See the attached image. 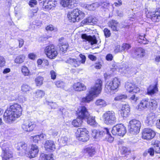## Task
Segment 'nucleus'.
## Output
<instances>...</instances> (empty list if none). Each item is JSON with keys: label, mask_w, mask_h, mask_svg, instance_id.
I'll list each match as a JSON object with an SVG mask.
<instances>
[{"label": "nucleus", "mask_w": 160, "mask_h": 160, "mask_svg": "<svg viewBox=\"0 0 160 160\" xmlns=\"http://www.w3.org/2000/svg\"><path fill=\"white\" fill-rule=\"evenodd\" d=\"M22 110L21 105L16 103L8 108L4 114L5 121L10 123L19 118L22 115Z\"/></svg>", "instance_id": "f257e3e1"}, {"label": "nucleus", "mask_w": 160, "mask_h": 160, "mask_svg": "<svg viewBox=\"0 0 160 160\" xmlns=\"http://www.w3.org/2000/svg\"><path fill=\"white\" fill-rule=\"evenodd\" d=\"M102 82L100 79H98L96 81L95 85L92 87L89 92V94L85 98L82 99L83 102H89L93 98L94 96H97L99 94L102 89Z\"/></svg>", "instance_id": "f03ea898"}, {"label": "nucleus", "mask_w": 160, "mask_h": 160, "mask_svg": "<svg viewBox=\"0 0 160 160\" xmlns=\"http://www.w3.org/2000/svg\"><path fill=\"white\" fill-rule=\"evenodd\" d=\"M85 16L84 13L78 9H73L68 14V18L70 22H78L83 18Z\"/></svg>", "instance_id": "7ed1b4c3"}, {"label": "nucleus", "mask_w": 160, "mask_h": 160, "mask_svg": "<svg viewBox=\"0 0 160 160\" xmlns=\"http://www.w3.org/2000/svg\"><path fill=\"white\" fill-rule=\"evenodd\" d=\"M102 117L104 123L107 125H112L116 122L115 113L112 111L106 112L103 114Z\"/></svg>", "instance_id": "20e7f679"}, {"label": "nucleus", "mask_w": 160, "mask_h": 160, "mask_svg": "<svg viewBox=\"0 0 160 160\" xmlns=\"http://www.w3.org/2000/svg\"><path fill=\"white\" fill-rule=\"evenodd\" d=\"M141 126L140 122L135 119L130 120L128 125L129 132L131 133L135 134L139 133Z\"/></svg>", "instance_id": "39448f33"}, {"label": "nucleus", "mask_w": 160, "mask_h": 160, "mask_svg": "<svg viewBox=\"0 0 160 160\" xmlns=\"http://www.w3.org/2000/svg\"><path fill=\"white\" fill-rule=\"evenodd\" d=\"M88 132L84 128H79L76 132L77 139L80 141L85 142L89 139Z\"/></svg>", "instance_id": "423d86ee"}, {"label": "nucleus", "mask_w": 160, "mask_h": 160, "mask_svg": "<svg viewBox=\"0 0 160 160\" xmlns=\"http://www.w3.org/2000/svg\"><path fill=\"white\" fill-rule=\"evenodd\" d=\"M120 84V81L117 78H114L113 81H108L105 86V90L107 92H110L112 90H116Z\"/></svg>", "instance_id": "0eeeda50"}, {"label": "nucleus", "mask_w": 160, "mask_h": 160, "mask_svg": "<svg viewBox=\"0 0 160 160\" xmlns=\"http://www.w3.org/2000/svg\"><path fill=\"white\" fill-rule=\"evenodd\" d=\"M112 132L114 135L123 136L126 132V127L121 123L117 124L113 127Z\"/></svg>", "instance_id": "6e6552de"}, {"label": "nucleus", "mask_w": 160, "mask_h": 160, "mask_svg": "<svg viewBox=\"0 0 160 160\" xmlns=\"http://www.w3.org/2000/svg\"><path fill=\"white\" fill-rule=\"evenodd\" d=\"M45 52L47 57L50 59H54L58 55L56 49L52 45L47 46L45 49Z\"/></svg>", "instance_id": "1a4fd4ad"}, {"label": "nucleus", "mask_w": 160, "mask_h": 160, "mask_svg": "<svg viewBox=\"0 0 160 160\" xmlns=\"http://www.w3.org/2000/svg\"><path fill=\"white\" fill-rule=\"evenodd\" d=\"M125 87L127 91L129 92L137 93L140 88L133 82L128 81L125 83Z\"/></svg>", "instance_id": "9d476101"}, {"label": "nucleus", "mask_w": 160, "mask_h": 160, "mask_svg": "<svg viewBox=\"0 0 160 160\" xmlns=\"http://www.w3.org/2000/svg\"><path fill=\"white\" fill-rule=\"evenodd\" d=\"M78 117L83 120L86 119L89 116V114L87 108L84 106L79 107L77 111Z\"/></svg>", "instance_id": "9b49d317"}, {"label": "nucleus", "mask_w": 160, "mask_h": 160, "mask_svg": "<svg viewBox=\"0 0 160 160\" xmlns=\"http://www.w3.org/2000/svg\"><path fill=\"white\" fill-rule=\"evenodd\" d=\"M155 135V132L151 128H145L143 130L142 138L144 139L150 140L153 138Z\"/></svg>", "instance_id": "f8f14e48"}, {"label": "nucleus", "mask_w": 160, "mask_h": 160, "mask_svg": "<svg viewBox=\"0 0 160 160\" xmlns=\"http://www.w3.org/2000/svg\"><path fill=\"white\" fill-rule=\"evenodd\" d=\"M36 127V125L33 122L29 120L24 121L22 125V128L27 132H31Z\"/></svg>", "instance_id": "ddd939ff"}, {"label": "nucleus", "mask_w": 160, "mask_h": 160, "mask_svg": "<svg viewBox=\"0 0 160 160\" xmlns=\"http://www.w3.org/2000/svg\"><path fill=\"white\" fill-rule=\"evenodd\" d=\"M148 18H150L153 22H158L160 20V11L149 12L147 15Z\"/></svg>", "instance_id": "4468645a"}, {"label": "nucleus", "mask_w": 160, "mask_h": 160, "mask_svg": "<svg viewBox=\"0 0 160 160\" xmlns=\"http://www.w3.org/2000/svg\"><path fill=\"white\" fill-rule=\"evenodd\" d=\"M6 144L2 145V148L3 153H2V160H9L12 157V154L11 152L9 150L8 147H5Z\"/></svg>", "instance_id": "2eb2a0df"}, {"label": "nucleus", "mask_w": 160, "mask_h": 160, "mask_svg": "<svg viewBox=\"0 0 160 160\" xmlns=\"http://www.w3.org/2000/svg\"><path fill=\"white\" fill-rule=\"evenodd\" d=\"M81 37L82 39L88 41L91 45L97 43V41L94 35L92 36L90 35H88L86 34H82Z\"/></svg>", "instance_id": "dca6fc26"}, {"label": "nucleus", "mask_w": 160, "mask_h": 160, "mask_svg": "<svg viewBox=\"0 0 160 160\" xmlns=\"http://www.w3.org/2000/svg\"><path fill=\"white\" fill-rule=\"evenodd\" d=\"M156 121V118L155 114L153 113H150L147 117L145 123L147 126L152 127L154 125Z\"/></svg>", "instance_id": "f3484780"}, {"label": "nucleus", "mask_w": 160, "mask_h": 160, "mask_svg": "<svg viewBox=\"0 0 160 160\" xmlns=\"http://www.w3.org/2000/svg\"><path fill=\"white\" fill-rule=\"evenodd\" d=\"M145 54V50L142 48H136L133 53V57L136 58H141L144 56Z\"/></svg>", "instance_id": "a211bd4d"}, {"label": "nucleus", "mask_w": 160, "mask_h": 160, "mask_svg": "<svg viewBox=\"0 0 160 160\" xmlns=\"http://www.w3.org/2000/svg\"><path fill=\"white\" fill-rule=\"evenodd\" d=\"M43 2V6L48 10H50L54 7L57 3L55 0H46Z\"/></svg>", "instance_id": "6ab92c4d"}, {"label": "nucleus", "mask_w": 160, "mask_h": 160, "mask_svg": "<svg viewBox=\"0 0 160 160\" xmlns=\"http://www.w3.org/2000/svg\"><path fill=\"white\" fill-rule=\"evenodd\" d=\"M44 147L48 151H54L56 148L54 142L52 140L46 141L44 144Z\"/></svg>", "instance_id": "aec40b11"}, {"label": "nucleus", "mask_w": 160, "mask_h": 160, "mask_svg": "<svg viewBox=\"0 0 160 160\" xmlns=\"http://www.w3.org/2000/svg\"><path fill=\"white\" fill-rule=\"evenodd\" d=\"M76 2V0H60V3L62 6L69 8H73L74 4H75Z\"/></svg>", "instance_id": "412c9836"}, {"label": "nucleus", "mask_w": 160, "mask_h": 160, "mask_svg": "<svg viewBox=\"0 0 160 160\" xmlns=\"http://www.w3.org/2000/svg\"><path fill=\"white\" fill-rule=\"evenodd\" d=\"M130 111V108L129 105L127 104L123 105L121 109V115L123 117H127Z\"/></svg>", "instance_id": "4be33fe9"}, {"label": "nucleus", "mask_w": 160, "mask_h": 160, "mask_svg": "<svg viewBox=\"0 0 160 160\" xmlns=\"http://www.w3.org/2000/svg\"><path fill=\"white\" fill-rule=\"evenodd\" d=\"M39 150L38 146L35 145H32L29 151L30 156L29 157L31 158H34L37 156L38 152Z\"/></svg>", "instance_id": "5701e85b"}, {"label": "nucleus", "mask_w": 160, "mask_h": 160, "mask_svg": "<svg viewBox=\"0 0 160 160\" xmlns=\"http://www.w3.org/2000/svg\"><path fill=\"white\" fill-rule=\"evenodd\" d=\"M149 99L145 98L142 99L138 104V109L142 110L148 108Z\"/></svg>", "instance_id": "b1692460"}, {"label": "nucleus", "mask_w": 160, "mask_h": 160, "mask_svg": "<svg viewBox=\"0 0 160 160\" xmlns=\"http://www.w3.org/2000/svg\"><path fill=\"white\" fill-rule=\"evenodd\" d=\"M73 88L76 91H84L86 89V87L84 85L80 82L74 83L73 85Z\"/></svg>", "instance_id": "393cba45"}, {"label": "nucleus", "mask_w": 160, "mask_h": 160, "mask_svg": "<svg viewBox=\"0 0 160 160\" xmlns=\"http://www.w3.org/2000/svg\"><path fill=\"white\" fill-rule=\"evenodd\" d=\"M83 152L85 154L92 157L95 153V150L94 147H89L84 149Z\"/></svg>", "instance_id": "a878e982"}, {"label": "nucleus", "mask_w": 160, "mask_h": 160, "mask_svg": "<svg viewBox=\"0 0 160 160\" xmlns=\"http://www.w3.org/2000/svg\"><path fill=\"white\" fill-rule=\"evenodd\" d=\"M82 22L83 24L93 25L96 24L97 22L96 19L90 16L83 20Z\"/></svg>", "instance_id": "bb28decb"}, {"label": "nucleus", "mask_w": 160, "mask_h": 160, "mask_svg": "<svg viewBox=\"0 0 160 160\" xmlns=\"http://www.w3.org/2000/svg\"><path fill=\"white\" fill-rule=\"evenodd\" d=\"M108 25L112 30L113 31H118V23L117 21L114 20H112L110 21L108 23Z\"/></svg>", "instance_id": "cd10ccee"}, {"label": "nucleus", "mask_w": 160, "mask_h": 160, "mask_svg": "<svg viewBox=\"0 0 160 160\" xmlns=\"http://www.w3.org/2000/svg\"><path fill=\"white\" fill-rule=\"evenodd\" d=\"M157 84V82H156L154 85H151L150 86L147 90L148 94L152 95L154 94L158 91Z\"/></svg>", "instance_id": "c85d7f7f"}, {"label": "nucleus", "mask_w": 160, "mask_h": 160, "mask_svg": "<svg viewBox=\"0 0 160 160\" xmlns=\"http://www.w3.org/2000/svg\"><path fill=\"white\" fill-rule=\"evenodd\" d=\"M152 144L153 146L156 153H160V141L158 140H153Z\"/></svg>", "instance_id": "c756f323"}, {"label": "nucleus", "mask_w": 160, "mask_h": 160, "mask_svg": "<svg viewBox=\"0 0 160 160\" xmlns=\"http://www.w3.org/2000/svg\"><path fill=\"white\" fill-rule=\"evenodd\" d=\"M17 148L18 150L26 153L28 150V147L27 144L24 142H21L18 143Z\"/></svg>", "instance_id": "7c9ffc66"}, {"label": "nucleus", "mask_w": 160, "mask_h": 160, "mask_svg": "<svg viewBox=\"0 0 160 160\" xmlns=\"http://www.w3.org/2000/svg\"><path fill=\"white\" fill-rule=\"evenodd\" d=\"M66 62L73 65L75 67H78L80 64L79 61H77L76 59L72 58H68Z\"/></svg>", "instance_id": "2f4dec72"}, {"label": "nucleus", "mask_w": 160, "mask_h": 160, "mask_svg": "<svg viewBox=\"0 0 160 160\" xmlns=\"http://www.w3.org/2000/svg\"><path fill=\"white\" fill-rule=\"evenodd\" d=\"M157 102L155 100L151 99L150 100L149 99L148 108H150L152 110H155L157 107Z\"/></svg>", "instance_id": "473e14b6"}, {"label": "nucleus", "mask_w": 160, "mask_h": 160, "mask_svg": "<svg viewBox=\"0 0 160 160\" xmlns=\"http://www.w3.org/2000/svg\"><path fill=\"white\" fill-rule=\"evenodd\" d=\"M59 45L60 51L64 52L67 51L69 46L67 42H60Z\"/></svg>", "instance_id": "72a5a7b5"}, {"label": "nucleus", "mask_w": 160, "mask_h": 160, "mask_svg": "<svg viewBox=\"0 0 160 160\" xmlns=\"http://www.w3.org/2000/svg\"><path fill=\"white\" fill-rule=\"evenodd\" d=\"M82 119L78 117L74 120L72 122V124L75 127H79L81 126L82 123Z\"/></svg>", "instance_id": "f704fd0d"}, {"label": "nucleus", "mask_w": 160, "mask_h": 160, "mask_svg": "<svg viewBox=\"0 0 160 160\" xmlns=\"http://www.w3.org/2000/svg\"><path fill=\"white\" fill-rule=\"evenodd\" d=\"M95 104L100 108L105 107L107 105L106 101L102 99L97 100L95 102Z\"/></svg>", "instance_id": "c9c22d12"}, {"label": "nucleus", "mask_w": 160, "mask_h": 160, "mask_svg": "<svg viewBox=\"0 0 160 160\" xmlns=\"http://www.w3.org/2000/svg\"><path fill=\"white\" fill-rule=\"evenodd\" d=\"M87 123L91 125L96 126L97 125V123L96 122L94 117H92L89 115L88 118H86Z\"/></svg>", "instance_id": "e433bc0d"}, {"label": "nucleus", "mask_w": 160, "mask_h": 160, "mask_svg": "<svg viewBox=\"0 0 160 160\" xmlns=\"http://www.w3.org/2000/svg\"><path fill=\"white\" fill-rule=\"evenodd\" d=\"M39 160H53V158L51 155H47L42 153L40 155Z\"/></svg>", "instance_id": "4c0bfd02"}, {"label": "nucleus", "mask_w": 160, "mask_h": 160, "mask_svg": "<svg viewBox=\"0 0 160 160\" xmlns=\"http://www.w3.org/2000/svg\"><path fill=\"white\" fill-rule=\"evenodd\" d=\"M25 59V56L24 55H20L17 56L14 60L15 63L20 64L23 62Z\"/></svg>", "instance_id": "58836bf2"}, {"label": "nucleus", "mask_w": 160, "mask_h": 160, "mask_svg": "<svg viewBox=\"0 0 160 160\" xmlns=\"http://www.w3.org/2000/svg\"><path fill=\"white\" fill-rule=\"evenodd\" d=\"M44 92L41 90H37L35 93V97L37 98H41L44 95Z\"/></svg>", "instance_id": "ea45409f"}, {"label": "nucleus", "mask_w": 160, "mask_h": 160, "mask_svg": "<svg viewBox=\"0 0 160 160\" xmlns=\"http://www.w3.org/2000/svg\"><path fill=\"white\" fill-rule=\"evenodd\" d=\"M22 72L25 76H28L30 75L29 71L26 66H23L22 68Z\"/></svg>", "instance_id": "a19ab883"}, {"label": "nucleus", "mask_w": 160, "mask_h": 160, "mask_svg": "<svg viewBox=\"0 0 160 160\" xmlns=\"http://www.w3.org/2000/svg\"><path fill=\"white\" fill-rule=\"evenodd\" d=\"M122 52H126L131 48V45L128 43H123L121 46Z\"/></svg>", "instance_id": "79ce46f5"}, {"label": "nucleus", "mask_w": 160, "mask_h": 160, "mask_svg": "<svg viewBox=\"0 0 160 160\" xmlns=\"http://www.w3.org/2000/svg\"><path fill=\"white\" fill-rule=\"evenodd\" d=\"M43 80V78L42 77L38 76L35 79V82L37 86H40L42 84Z\"/></svg>", "instance_id": "37998d69"}, {"label": "nucleus", "mask_w": 160, "mask_h": 160, "mask_svg": "<svg viewBox=\"0 0 160 160\" xmlns=\"http://www.w3.org/2000/svg\"><path fill=\"white\" fill-rule=\"evenodd\" d=\"M68 141V138L66 136L62 137L60 140L59 142L62 146H64L66 145Z\"/></svg>", "instance_id": "c03bdc74"}, {"label": "nucleus", "mask_w": 160, "mask_h": 160, "mask_svg": "<svg viewBox=\"0 0 160 160\" xmlns=\"http://www.w3.org/2000/svg\"><path fill=\"white\" fill-rule=\"evenodd\" d=\"M138 42L141 43L146 44L147 43V41L144 37L140 35L138 38Z\"/></svg>", "instance_id": "a18cd8bd"}, {"label": "nucleus", "mask_w": 160, "mask_h": 160, "mask_svg": "<svg viewBox=\"0 0 160 160\" xmlns=\"http://www.w3.org/2000/svg\"><path fill=\"white\" fill-rule=\"evenodd\" d=\"M99 134L100 138H101L103 136L106 135L107 133H109V129L107 128H104L103 129L99 131Z\"/></svg>", "instance_id": "49530a36"}, {"label": "nucleus", "mask_w": 160, "mask_h": 160, "mask_svg": "<svg viewBox=\"0 0 160 160\" xmlns=\"http://www.w3.org/2000/svg\"><path fill=\"white\" fill-rule=\"evenodd\" d=\"M22 90L23 92H27L30 91L31 88L28 85L23 84L22 86Z\"/></svg>", "instance_id": "de8ad7c7"}, {"label": "nucleus", "mask_w": 160, "mask_h": 160, "mask_svg": "<svg viewBox=\"0 0 160 160\" xmlns=\"http://www.w3.org/2000/svg\"><path fill=\"white\" fill-rule=\"evenodd\" d=\"M99 132V131L94 130L92 132V137L95 139H99L100 138Z\"/></svg>", "instance_id": "09e8293b"}, {"label": "nucleus", "mask_w": 160, "mask_h": 160, "mask_svg": "<svg viewBox=\"0 0 160 160\" xmlns=\"http://www.w3.org/2000/svg\"><path fill=\"white\" fill-rule=\"evenodd\" d=\"M109 5V3L106 2V0H101L99 3H98V7L101 6L102 7L105 8Z\"/></svg>", "instance_id": "8fccbe9b"}, {"label": "nucleus", "mask_w": 160, "mask_h": 160, "mask_svg": "<svg viewBox=\"0 0 160 160\" xmlns=\"http://www.w3.org/2000/svg\"><path fill=\"white\" fill-rule=\"evenodd\" d=\"M98 3L96 2L91 4L88 5V8L90 10H94L96 8L98 7Z\"/></svg>", "instance_id": "3c124183"}, {"label": "nucleus", "mask_w": 160, "mask_h": 160, "mask_svg": "<svg viewBox=\"0 0 160 160\" xmlns=\"http://www.w3.org/2000/svg\"><path fill=\"white\" fill-rule=\"evenodd\" d=\"M55 83L58 88H63L65 86L64 83L62 81H58L55 82Z\"/></svg>", "instance_id": "603ef678"}, {"label": "nucleus", "mask_w": 160, "mask_h": 160, "mask_svg": "<svg viewBox=\"0 0 160 160\" xmlns=\"http://www.w3.org/2000/svg\"><path fill=\"white\" fill-rule=\"evenodd\" d=\"M106 135L107 136L105 139V140L110 142H112L113 141L114 138L111 135L110 133L109 132V133H107Z\"/></svg>", "instance_id": "864d4df0"}, {"label": "nucleus", "mask_w": 160, "mask_h": 160, "mask_svg": "<svg viewBox=\"0 0 160 160\" xmlns=\"http://www.w3.org/2000/svg\"><path fill=\"white\" fill-rule=\"evenodd\" d=\"M122 52V47H121L120 45H117L115 47V49L114 50V52L115 53H117Z\"/></svg>", "instance_id": "5fc2aeb1"}, {"label": "nucleus", "mask_w": 160, "mask_h": 160, "mask_svg": "<svg viewBox=\"0 0 160 160\" xmlns=\"http://www.w3.org/2000/svg\"><path fill=\"white\" fill-rule=\"evenodd\" d=\"M136 69L135 68H126V70L125 71V72L126 73L127 72L129 74L132 73L133 72H135Z\"/></svg>", "instance_id": "6e6d98bb"}, {"label": "nucleus", "mask_w": 160, "mask_h": 160, "mask_svg": "<svg viewBox=\"0 0 160 160\" xmlns=\"http://www.w3.org/2000/svg\"><path fill=\"white\" fill-rule=\"evenodd\" d=\"M104 35L106 38H108L111 36L110 31L107 28H105L103 30Z\"/></svg>", "instance_id": "4d7b16f0"}, {"label": "nucleus", "mask_w": 160, "mask_h": 160, "mask_svg": "<svg viewBox=\"0 0 160 160\" xmlns=\"http://www.w3.org/2000/svg\"><path fill=\"white\" fill-rule=\"evenodd\" d=\"M48 104L50 106L52 109H55L58 107V105L55 102H47Z\"/></svg>", "instance_id": "13d9d810"}, {"label": "nucleus", "mask_w": 160, "mask_h": 160, "mask_svg": "<svg viewBox=\"0 0 160 160\" xmlns=\"http://www.w3.org/2000/svg\"><path fill=\"white\" fill-rule=\"evenodd\" d=\"M127 98V96L124 95H118L115 98V100L118 101L125 99Z\"/></svg>", "instance_id": "bf43d9fd"}, {"label": "nucleus", "mask_w": 160, "mask_h": 160, "mask_svg": "<svg viewBox=\"0 0 160 160\" xmlns=\"http://www.w3.org/2000/svg\"><path fill=\"white\" fill-rule=\"evenodd\" d=\"M5 61L4 58L0 56V67H2L5 65Z\"/></svg>", "instance_id": "052dcab7"}, {"label": "nucleus", "mask_w": 160, "mask_h": 160, "mask_svg": "<svg viewBox=\"0 0 160 160\" xmlns=\"http://www.w3.org/2000/svg\"><path fill=\"white\" fill-rule=\"evenodd\" d=\"M49 133L52 136L55 137L58 134V132L53 129H51L49 131Z\"/></svg>", "instance_id": "680f3d73"}, {"label": "nucleus", "mask_w": 160, "mask_h": 160, "mask_svg": "<svg viewBox=\"0 0 160 160\" xmlns=\"http://www.w3.org/2000/svg\"><path fill=\"white\" fill-rule=\"evenodd\" d=\"M47 31H52L53 30L57 31V29L54 28L53 26L52 25H49L46 28Z\"/></svg>", "instance_id": "e2e57ef3"}, {"label": "nucleus", "mask_w": 160, "mask_h": 160, "mask_svg": "<svg viewBox=\"0 0 160 160\" xmlns=\"http://www.w3.org/2000/svg\"><path fill=\"white\" fill-rule=\"evenodd\" d=\"M148 152L149 153L150 155L151 156L154 155L155 152V149L153 148H151L148 149Z\"/></svg>", "instance_id": "0e129e2a"}, {"label": "nucleus", "mask_w": 160, "mask_h": 160, "mask_svg": "<svg viewBox=\"0 0 160 160\" xmlns=\"http://www.w3.org/2000/svg\"><path fill=\"white\" fill-rule=\"evenodd\" d=\"M37 3L36 0H31L29 2V5L31 7H33Z\"/></svg>", "instance_id": "69168bd1"}, {"label": "nucleus", "mask_w": 160, "mask_h": 160, "mask_svg": "<svg viewBox=\"0 0 160 160\" xmlns=\"http://www.w3.org/2000/svg\"><path fill=\"white\" fill-rule=\"evenodd\" d=\"M50 74L52 79H55L56 78V74L54 71L52 70L50 72Z\"/></svg>", "instance_id": "338daca9"}, {"label": "nucleus", "mask_w": 160, "mask_h": 160, "mask_svg": "<svg viewBox=\"0 0 160 160\" xmlns=\"http://www.w3.org/2000/svg\"><path fill=\"white\" fill-rule=\"evenodd\" d=\"M113 57L112 55L111 54H107L106 56V59L108 61H112V60Z\"/></svg>", "instance_id": "774afa93"}]
</instances>
